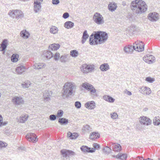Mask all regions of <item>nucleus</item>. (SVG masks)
<instances>
[{"instance_id": "f257e3e1", "label": "nucleus", "mask_w": 160, "mask_h": 160, "mask_svg": "<svg viewBox=\"0 0 160 160\" xmlns=\"http://www.w3.org/2000/svg\"><path fill=\"white\" fill-rule=\"evenodd\" d=\"M108 38V34L105 32H94L90 36L89 43L91 45L101 44L104 42Z\"/></svg>"}, {"instance_id": "f03ea898", "label": "nucleus", "mask_w": 160, "mask_h": 160, "mask_svg": "<svg viewBox=\"0 0 160 160\" xmlns=\"http://www.w3.org/2000/svg\"><path fill=\"white\" fill-rule=\"evenodd\" d=\"M131 9L138 14H141L146 11L147 6L145 2L142 1L136 0L132 2L131 4Z\"/></svg>"}, {"instance_id": "7ed1b4c3", "label": "nucleus", "mask_w": 160, "mask_h": 160, "mask_svg": "<svg viewBox=\"0 0 160 160\" xmlns=\"http://www.w3.org/2000/svg\"><path fill=\"white\" fill-rule=\"evenodd\" d=\"M76 88V86L74 83L72 82H66L63 87L62 96L68 97L69 96L72 95Z\"/></svg>"}, {"instance_id": "20e7f679", "label": "nucleus", "mask_w": 160, "mask_h": 160, "mask_svg": "<svg viewBox=\"0 0 160 160\" xmlns=\"http://www.w3.org/2000/svg\"><path fill=\"white\" fill-rule=\"evenodd\" d=\"M81 71L84 73H87L94 71L95 66L93 65L83 64L81 68Z\"/></svg>"}, {"instance_id": "39448f33", "label": "nucleus", "mask_w": 160, "mask_h": 160, "mask_svg": "<svg viewBox=\"0 0 160 160\" xmlns=\"http://www.w3.org/2000/svg\"><path fill=\"white\" fill-rule=\"evenodd\" d=\"M94 22L98 25H102L104 23V18L102 15L98 12H96L93 16Z\"/></svg>"}, {"instance_id": "423d86ee", "label": "nucleus", "mask_w": 160, "mask_h": 160, "mask_svg": "<svg viewBox=\"0 0 160 160\" xmlns=\"http://www.w3.org/2000/svg\"><path fill=\"white\" fill-rule=\"evenodd\" d=\"M82 86L86 89L90 91L92 95L93 96L96 95V90L91 84L88 82H84L82 84Z\"/></svg>"}, {"instance_id": "0eeeda50", "label": "nucleus", "mask_w": 160, "mask_h": 160, "mask_svg": "<svg viewBox=\"0 0 160 160\" xmlns=\"http://www.w3.org/2000/svg\"><path fill=\"white\" fill-rule=\"evenodd\" d=\"M144 46L145 44L142 42L137 41L133 43V48L135 51L141 52L144 50Z\"/></svg>"}, {"instance_id": "6e6552de", "label": "nucleus", "mask_w": 160, "mask_h": 160, "mask_svg": "<svg viewBox=\"0 0 160 160\" xmlns=\"http://www.w3.org/2000/svg\"><path fill=\"white\" fill-rule=\"evenodd\" d=\"M8 15L12 18H19L23 17V14L22 12L19 10H12L10 11L8 13Z\"/></svg>"}, {"instance_id": "1a4fd4ad", "label": "nucleus", "mask_w": 160, "mask_h": 160, "mask_svg": "<svg viewBox=\"0 0 160 160\" xmlns=\"http://www.w3.org/2000/svg\"><path fill=\"white\" fill-rule=\"evenodd\" d=\"M13 103L16 105H21L24 103V101L22 98L21 96H15L12 99Z\"/></svg>"}, {"instance_id": "9d476101", "label": "nucleus", "mask_w": 160, "mask_h": 160, "mask_svg": "<svg viewBox=\"0 0 160 160\" xmlns=\"http://www.w3.org/2000/svg\"><path fill=\"white\" fill-rule=\"evenodd\" d=\"M139 121L141 124L147 126L149 125L152 123V120L149 118L144 116L139 118Z\"/></svg>"}, {"instance_id": "9b49d317", "label": "nucleus", "mask_w": 160, "mask_h": 160, "mask_svg": "<svg viewBox=\"0 0 160 160\" xmlns=\"http://www.w3.org/2000/svg\"><path fill=\"white\" fill-rule=\"evenodd\" d=\"M26 138L29 142H34L38 141L37 136L34 133H30L27 134Z\"/></svg>"}, {"instance_id": "f8f14e48", "label": "nucleus", "mask_w": 160, "mask_h": 160, "mask_svg": "<svg viewBox=\"0 0 160 160\" xmlns=\"http://www.w3.org/2000/svg\"><path fill=\"white\" fill-rule=\"evenodd\" d=\"M145 62L148 63H152L155 62V58L152 55H147L145 56L143 58Z\"/></svg>"}, {"instance_id": "ddd939ff", "label": "nucleus", "mask_w": 160, "mask_h": 160, "mask_svg": "<svg viewBox=\"0 0 160 160\" xmlns=\"http://www.w3.org/2000/svg\"><path fill=\"white\" fill-rule=\"evenodd\" d=\"M110 146L111 147L113 150L115 152H119L122 150L121 146L117 143H111Z\"/></svg>"}, {"instance_id": "4468645a", "label": "nucleus", "mask_w": 160, "mask_h": 160, "mask_svg": "<svg viewBox=\"0 0 160 160\" xmlns=\"http://www.w3.org/2000/svg\"><path fill=\"white\" fill-rule=\"evenodd\" d=\"M148 19L151 21H156L159 18L158 14L156 12H153L149 13L148 16Z\"/></svg>"}, {"instance_id": "2eb2a0df", "label": "nucleus", "mask_w": 160, "mask_h": 160, "mask_svg": "<svg viewBox=\"0 0 160 160\" xmlns=\"http://www.w3.org/2000/svg\"><path fill=\"white\" fill-rule=\"evenodd\" d=\"M141 90V92L144 95H149L151 93L150 89L147 87H142Z\"/></svg>"}, {"instance_id": "dca6fc26", "label": "nucleus", "mask_w": 160, "mask_h": 160, "mask_svg": "<svg viewBox=\"0 0 160 160\" xmlns=\"http://www.w3.org/2000/svg\"><path fill=\"white\" fill-rule=\"evenodd\" d=\"M85 107L88 109H93L96 107L95 103L94 101H91L87 102L85 104Z\"/></svg>"}, {"instance_id": "f3484780", "label": "nucleus", "mask_w": 160, "mask_h": 160, "mask_svg": "<svg viewBox=\"0 0 160 160\" xmlns=\"http://www.w3.org/2000/svg\"><path fill=\"white\" fill-rule=\"evenodd\" d=\"M112 157L121 160H126L127 158V155L125 153H119L117 155H113Z\"/></svg>"}, {"instance_id": "a211bd4d", "label": "nucleus", "mask_w": 160, "mask_h": 160, "mask_svg": "<svg viewBox=\"0 0 160 160\" xmlns=\"http://www.w3.org/2000/svg\"><path fill=\"white\" fill-rule=\"evenodd\" d=\"M8 41L7 39L4 40L2 44H0V51H3V53L4 54L5 52V50L7 48Z\"/></svg>"}, {"instance_id": "6ab92c4d", "label": "nucleus", "mask_w": 160, "mask_h": 160, "mask_svg": "<svg viewBox=\"0 0 160 160\" xmlns=\"http://www.w3.org/2000/svg\"><path fill=\"white\" fill-rule=\"evenodd\" d=\"M81 150L84 152H93L95 151V149L92 148L91 149V148H88V147L86 146H82L81 148Z\"/></svg>"}, {"instance_id": "aec40b11", "label": "nucleus", "mask_w": 160, "mask_h": 160, "mask_svg": "<svg viewBox=\"0 0 160 160\" xmlns=\"http://www.w3.org/2000/svg\"><path fill=\"white\" fill-rule=\"evenodd\" d=\"M52 92L51 91H46L43 93V98L45 100L47 101L50 99V97L52 95Z\"/></svg>"}, {"instance_id": "412c9836", "label": "nucleus", "mask_w": 160, "mask_h": 160, "mask_svg": "<svg viewBox=\"0 0 160 160\" xmlns=\"http://www.w3.org/2000/svg\"><path fill=\"white\" fill-rule=\"evenodd\" d=\"M41 6L40 2H34V11L35 13H37L41 11Z\"/></svg>"}, {"instance_id": "4be33fe9", "label": "nucleus", "mask_w": 160, "mask_h": 160, "mask_svg": "<svg viewBox=\"0 0 160 160\" xmlns=\"http://www.w3.org/2000/svg\"><path fill=\"white\" fill-rule=\"evenodd\" d=\"M46 66V64L44 63H35L33 66L34 68L39 69H42L45 68Z\"/></svg>"}, {"instance_id": "5701e85b", "label": "nucleus", "mask_w": 160, "mask_h": 160, "mask_svg": "<svg viewBox=\"0 0 160 160\" xmlns=\"http://www.w3.org/2000/svg\"><path fill=\"white\" fill-rule=\"evenodd\" d=\"M99 68L101 71L105 72L109 69V67L108 64L104 63L101 65L100 66Z\"/></svg>"}, {"instance_id": "b1692460", "label": "nucleus", "mask_w": 160, "mask_h": 160, "mask_svg": "<svg viewBox=\"0 0 160 160\" xmlns=\"http://www.w3.org/2000/svg\"><path fill=\"white\" fill-rule=\"evenodd\" d=\"M134 49L132 45H128L125 46L124 48V52L127 53H130L132 52Z\"/></svg>"}, {"instance_id": "393cba45", "label": "nucleus", "mask_w": 160, "mask_h": 160, "mask_svg": "<svg viewBox=\"0 0 160 160\" xmlns=\"http://www.w3.org/2000/svg\"><path fill=\"white\" fill-rule=\"evenodd\" d=\"M20 36L24 38L27 39L29 36V33L26 30H23L20 32Z\"/></svg>"}, {"instance_id": "a878e982", "label": "nucleus", "mask_w": 160, "mask_h": 160, "mask_svg": "<svg viewBox=\"0 0 160 160\" xmlns=\"http://www.w3.org/2000/svg\"><path fill=\"white\" fill-rule=\"evenodd\" d=\"M25 68L23 66L21 65L17 67L16 69V72L18 74H21L24 72Z\"/></svg>"}, {"instance_id": "bb28decb", "label": "nucleus", "mask_w": 160, "mask_h": 160, "mask_svg": "<svg viewBox=\"0 0 160 160\" xmlns=\"http://www.w3.org/2000/svg\"><path fill=\"white\" fill-rule=\"evenodd\" d=\"M100 136V134L98 132H93L90 134L89 138L92 140H94L98 138Z\"/></svg>"}, {"instance_id": "cd10ccee", "label": "nucleus", "mask_w": 160, "mask_h": 160, "mask_svg": "<svg viewBox=\"0 0 160 160\" xmlns=\"http://www.w3.org/2000/svg\"><path fill=\"white\" fill-rule=\"evenodd\" d=\"M43 55L47 59H49L53 56V54L50 51H46L44 52Z\"/></svg>"}, {"instance_id": "c85d7f7f", "label": "nucleus", "mask_w": 160, "mask_h": 160, "mask_svg": "<svg viewBox=\"0 0 160 160\" xmlns=\"http://www.w3.org/2000/svg\"><path fill=\"white\" fill-rule=\"evenodd\" d=\"M78 136V134L77 133H72L70 132H68L67 133V136L71 139H76Z\"/></svg>"}, {"instance_id": "c756f323", "label": "nucleus", "mask_w": 160, "mask_h": 160, "mask_svg": "<svg viewBox=\"0 0 160 160\" xmlns=\"http://www.w3.org/2000/svg\"><path fill=\"white\" fill-rule=\"evenodd\" d=\"M60 47V45L59 44L53 43L49 46L50 49H51L52 51L57 50Z\"/></svg>"}, {"instance_id": "7c9ffc66", "label": "nucleus", "mask_w": 160, "mask_h": 160, "mask_svg": "<svg viewBox=\"0 0 160 160\" xmlns=\"http://www.w3.org/2000/svg\"><path fill=\"white\" fill-rule=\"evenodd\" d=\"M74 25V23L70 21L66 22L64 24V27L68 29L72 28L73 27Z\"/></svg>"}, {"instance_id": "2f4dec72", "label": "nucleus", "mask_w": 160, "mask_h": 160, "mask_svg": "<svg viewBox=\"0 0 160 160\" xmlns=\"http://www.w3.org/2000/svg\"><path fill=\"white\" fill-rule=\"evenodd\" d=\"M89 36L87 33V30H85L83 34V35L82 37V43L83 44L85 42L87 39L88 38Z\"/></svg>"}, {"instance_id": "473e14b6", "label": "nucleus", "mask_w": 160, "mask_h": 160, "mask_svg": "<svg viewBox=\"0 0 160 160\" xmlns=\"http://www.w3.org/2000/svg\"><path fill=\"white\" fill-rule=\"evenodd\" d=\"M109 9L111 11H114L117 8V5L114 3L111 2L108 5Z\"/></svg>"}, {"instance_id": "72a5a7b5", "label": "nucleus", "mask_w": 160, "mask_h": 160, "mask_svg": "<svg viewBox=\"0 0 160 160\" xmlns=\"http://www.w3.org/2000/svg\"><path fill=\"white\" fill-rule=\"evenodd\" d=\"M58 122L62 125L66 124L68 123V120L64 118H59L58 120Z\"/></svg>"}, {"instance_id": "f704fd0d", "label": "nucleus", "mask_w": 160, "mask_h": 160, "mask_svg": "<svg viewBox=\"0 0 160 160\" xmlns=\"http://www.w3.org/2000/svg\"><path fill=\"white\" fill-rule=\"evenodd\" d=\"M28 118V115H23L20 118V119L19 120V122L23 123L26 121Z\"/></svg>"}, {"instance_id": "c9c22d12", "label": "nucleus", "mask_w": 160, "mask_h": 160, "mask_svg": "<svg viewBox=\"0 0 160 160\" xmlns=\"http://www.w3.org/2000/svg\"><path fill=\"white\" fill-rule=\"evenodd\" d=\"M58 31V29L57 27L54 26H52L50 29V32L54 34L57 33Z\"/></svg>"}, {"instance_id": "e433bc0d", "label": "nucleus", "mask_w": 160, "mask_h": 160, "mask_svg": "<svg viewBox=\"0 0 160 160\" xmlns=\"http://www.w3.org/2000/svg\"><path fill=\"white\" fill-rule=\"evenodd\" d=\"M153 123L156 125H158L160 124V117H156L154 118L153 120Z\"/></svg>"}, {"instance_id": "4c0bfd02", "label": "nucleus", "mask_w": 160, "mask_h": 160, "mask_svg": "<svg viewBox=\"0 0 160 160\" xmlns=\"http://www.w3.org/2000/svg\"><path fill=\"white\" fill-rule=\"evenodd\" d=\"M18 57L19 55L18 54H13L11 58L12 61L13 62H16L18 61Z\"/></svg>"}, {"instance_id": "58836bf2", "label": "nucleus", "mask_w": 160, "mask_h": 160, "mask_svg": "<svg viewBox=\"0 0 160 160\" xmlns=\"http://www.w3.org/2000/svg\"><path fill=\"white\" fill-rule=\"evenodd\" d=\"M78 52L76 50H71L70 52V55L74 57H76L78 56Z\"/></svg>"}, {"instance_id": "ea45409f", "label": "nucleus", "mask_w": 160, "mask_h": 160, "mask_svg": "<svg viewBox=\"0 0 160 160\" xmlns=\"http://www.w3.org/2000/svg\"><path fill=\"white\" fill-rule=\"evenodd\" d=\"M31 84V83L29 81H27L26 82H23L22 83V87L24 88H28L29 86H30V85Z\"/></svg>"}, {"instance_id": "a19ab883", "label": "nucleus", "mask_w": 160, "mask_h": 160, "mask_svg": "<svg viewBox=\"0 0 160 160\" xmlns=\"http://www.w3.org/2000/svg\"><path fill=\"white\" fill-rule=\"evenodd\" d=\"M67 55H65L61 56L60 58V61L62 62H65L68 60L67 57L68 56Z\"/></svg>"}, {"instance_id": "79ce46f5", "label": "nucleus", "mask_w": 160, "mask_h": 160, "mask_svg": "<svg viewBox=\"0 0 160 160\" xmlns=\"http://www.w3.org/2000/svg\"><path fill=\"white\" fill-rule=\"evenodd\" d=\"M82 130L83 132H88L91 130V128L89 125H86L83 127Z\"/></svg>"}, {"instance_id": "37998d69", "label": "nucleus", "mask_w": 160, "mask_h": 160, "mask_svg": "<svg viewBox=\"0 0 160 160\" xmlns=\"http://www.w3.org/2000/svg\"><path fill=\"white\" fill-rule=\"evenodd\" d=\"M111 118L113 119H116L118 118V115L116 112H114L110 113Z\"/></svg>"}, {"instance_id": "c03bdc74", "label": "nucleus", "mask_w": 160, "mask_h": 160, "mask_svg": "<svg viewBox=\"0 0 160 160\" xmlns=\"http://www.w3.org/2000/svg\"><path fill=\"white\" fill-rule=\"evenodd\" d=\"M8 123V122H2V118L1 115H0V127L2 126H5Z\"/></svg>"}, {"instance_id": "a18cd8bd", "label": "nucleus", "mask_w": 160, "mask_h": 160, "mask_svg": "<svg viewBox=\"0 0 160 160\" xmlns=\"http://www.w3.org/2000/svg\"><path fill=\"white\" fill-rule=\"evenodd\" d=\"M8 146V144L6 142L0 140V148L6 147Z\"/></svg>"}, {"instance_id": "49530a36", "label": "nucleus", "mask_w": 160, "mask_h": 160, "mask_svg": "<svg viewBox=\"0 0 160 160\" xmlns=\"http://www.w3.org/2000/svg\"><path fill=\"white\" fill-rule=\"evenodd\" d=\"M103 150L104 151L106 152L107 153H110L112 150V149L111 147H108V146H106L103 149Z\"/></svg>"}, {"instance_id": "de8ad7c7", "label": "nucleus", "mask_w": 160, "mask_h": 160, "mask_svg": "<svg viewBox=\"0 0 160 160\" xmlns=\"http://www.w3.org/2000/svg\"><path fill=\"white\" fill-rule=\"evenodd\" d=\"M63 113V111L62 110H59L57 112V116L58 117H62Z\"/></svg>"}, {"instance_id": "09e8293b", "label": "nucleus", "mask_w": 160, "mask_h": 160, "mask_svg": "<svg viewBox=\"0 0 160 160\" xmlns=\"http://www.w3.org/2000/svg\"><path fill=\"white\" fill-rule=\"evenodd\" d=\"M75 106L77 108H80L81 107V103L78 101H76L75 103Z\"/></svg>"}, {"instance_id": "8fccbe9b", "label": "nucleus", "mask_w": 160, "mask_h": 160, "mask_svg": "<svg viewBox=\"0 0 160 160\" xmlns=\"http://www.w3.org/2000/svg\"><path fill=\"white\" fill-rule=\"evenodd\" d=\"M146 80L150 83H152L154 81V79L150 77H147L146 79Z\"/></svg>"}, {"instance_id": "3c124183", "label": "nucleus", "mask_w": 160, "mask_h": 160, "mask_svg": "<svg viewBox=\"0 0 160 160\" xmlns=\"http://www.w3.org/2000/svg\"><path fill=\"white\" fill-rule=\"evenodd\" d=\"M60 57V54L59 53L56 52L54 56V59L56 60H58Z\"/></svg>"}, {"instance_id": "603ef678", "label": "nucleus", "mask_w": 160, "mask_h": 160, "mask_svg": "<svg viewBox=\"0 0 160 160\" xmlns=\"http://www.w3.org/2000/svg\"><path fill=\"white\" fill-rule=\"evenodd\" d=\"M50 119L52 121H54L56 119V116L54 114L51 115L49 116Z\"/></svg>"}, {"instance_id": "864d4df0", "label": "nucleus", "mask_w": 160, "mask_h": 160, "mask_svg": "<svg viewBox=\"0 0 160 160\" xmlns=\"http://www.w3.org/2000/svg\"><path fill=\"white\" fill-rule=\"evenodd\" d=\"M69 16V13L68 12H65L63 13L62 17L65 19L68 18Z\"/></svg>"}, {"instance_id": "5fc2aeb1", "label": "nucleus", "mask_w": 160, "mask_h": 160, "mask_svg": "<svg viewBox=\"0 0 160 160\" xmlns=\"http://www.w3.org/2000/svg\"><path fill=\"white\" fill-rule=\"evenodd\" d=\"M93 147L97 149H98L100 147V145L97 143H94L93 144Z\"/></svg>"}, {"instance_id": "6e6d98bb", "label": "nucleus", "mask_w": 160, "mask_h": 160, "mask_svg": "<svg viewBox=\"0 0 160 160\" xmlns=\"http://www.w3.org/2000/svg\"><path fill=\"white\" fill-rule=\"evenodd\" d=\"M59 2V0H52V3L53 4L57 5L58 4Z\"/></svg>"}, {"instance_id": "4d7b16f0", "label": "nucleus", "mask_w": 160, "mask_h": 160, "mask_svg": "<svg viewBox=\"0 0 160 160\" xmlns=\"http://www.w3.org/2000/svg\"><path fill=\"white\" fill-rule=\"evenodd\" d=\"M109 99H108V102H114V99L111 97H110L109 96Z\"/></svg>"}, {"instance_id": "13d9d810", "label": "nucleus", "mask_w": 160, "mask_h": 160, "mask_svg": "<svg viewBox=\"0 0 160 160\" xmlns=\"http://www.w3.org/2000/svg\"><path fill=\"white\" fill-rule=\"evenodd\" d=\"M109 96L106 95H104L103 97L104 100L107 101H108V99H109Z\"/></svg>"}, {"instance_id": "bf43d9fd", "label": "nucleus", "mask_w": 160, "mask_h": 160, "mask_svg": "<svg viewBox=\"0 0 160 160\" xmlns=\"http://www.w3.org/2000/svg\"><path fill=\"white\" fill-rule=\"evenodd\" d=\"M43 1V0H35L34 2H40V3L41 2Z\"/></svg>"}, {"instance_id": "052dcab7", "label": "nucleus", "mask_w": 160, "mask_h": 160, "mask_svg": "<svg viewBox=\"0 0 160 160\" xmlns=\"http://www.w3.org/2000/svg\"><path fill=\"white\" fill-rule=\"evenodd\" d=\"M137 158H138L140 160H145L142 157H138Z\"/></svg>"}, {"instance_id": "680f3d73", "label": "nucleus", "mask_w": 160, "mask_h": 160, "mask_svg": "<svg viewBox=\"0 0 160 160\" xmlns=\"http://www.w3.org/2000/svg\"><path fill=\"white\" fill-rule=\"evenodd\" d=\"M127 94L128 95L130 96V95H131L132 93H131V92H130V91H128L127 92Z\"/></svg>"}, {"instance_id": "e2e57ef3", "label": "nucleus", "mask_w": 160, "mask_h": 160, "mask_svg": "<svg viewBox=\"0 0 160 160\" xmlns=\"http://www.w3.org/2000/svg\"><path fill=\"white\" fill-rule=\"evenodd\" d=\"M148 109L146 108H145L144 109V111H146Z\"/></svg>"}, {"instance_id": "0e129e2a", "label": "nucleus", "mask_w": 160, "mask_h": 160, "mask_svg": "<svg viewBox=\"0 0 160 160\" xmlns=\"http://www.w3.org/2000/svg\"><path fill=\"white\" fill-rule=\"evenodd\" d=\"M148 160H153V159H151L149 158H148Z\"/></svg>"}, {"instance_id": "69168bd1", "label": "nucleus", "mask_w": 160, "mask_h": 160, "mask_svg": "<svg viewBox=\"0 0 160 160\" xmlns=\"http://www.w3.org/2000/svg\"><path fill=\"white\" fill-rule=\"evenodd\" d=\"M22 150L23 149V148H20Z\"/></svg>"}, {"instance_id": "338daca9", "label": "nucleus", "mask_w": 160, "mask_h": 160, "mask_svg": "<svg viewBox=\"0 0 160 160\" xmlns=\"http://www.w3.org/2000/svg\"><path fill=\"white\" fill-rule=\"evenodd\" d=\"M1 93L0 92V98L1 97Z\"/></svg>"}, {"instance_id": "774afa93", "label": "nucleus", "mask_w": 160, "mask_h": 160, "mask_svg": "<svg viewBox=\"0 0 160 160\" xmlns=\"http://www.w3.org/2000/svg\"><path fill=\"white\" fill-rule=\"evenodd\" d=\"M138 159H139L138 158H137L136 160H138Z\"/></svg>"}]
</instances>
